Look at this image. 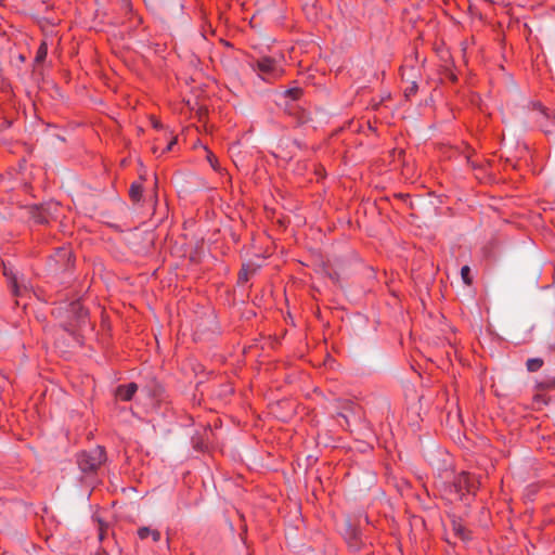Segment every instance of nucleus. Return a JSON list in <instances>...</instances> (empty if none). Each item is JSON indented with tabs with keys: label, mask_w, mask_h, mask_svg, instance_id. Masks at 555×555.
<instances>
[{
	"label": "nucleus",
	"mask_w": 555,
	"mask_h": 555,
	"mask_svg": "<svg viewBox=\"0 0 555 555\" xmlns=\"http://www.w3.org/2000/svg\"><path fill=\"white\" fill-rule=\"evenodd\" d=\"M250 67L264 81H273L283 74L279 62L271 56H262L250 62Z\"/></svg>",
	"instance_id": "4"
},
{
	"label": "nucleus",
	"mask_w": 555,
	"mask_h": 555,
	"mask_svg": "<svg viewBox=\"0 0 555 555\" xmlns=\"http://www.w3.org/2000/svg\"><path fill=\"white\" fill-rule=\"evenodd\" d=\"M479 488V481L475 475L467 472L457 474L450 485V492L454 493L457 500L464 501L467 495L475 494Z\"/></svg>",
	"instance_id": "3"
},
{
	"label": "nucleus",
	"mask_w": 555,
	"mask_h": 555,
	"mask_svg": "<svg viewBox=\"0 0 555 555\" xmlns=\"http://www.w3.org/2000/svg\"><path fill=\"white\" fill-rule=\"evenodd\" d=\"M149 535L152 537L154 542H158L160 540V532L158 530L150 529L149 527H141L138 530V537L141 540L146 539Z\"/></svg>",
	"instance_id": "13"
},
{
	"label": "nucleus",
	"mask_w": 555,
	"mask_h": 555,
	"mask_svg": "<svg viewBox=\"0 0 555 555\" xmlns=\"http://www.w3.org/2000/svg\"><path fill=\"white\" fill-rule=\"evenodd\" d=\"M10 287H11V292L12 294L16 297V298H22L25 294L28 293V289L26 286L24 285H20L17 283V279L15 276H13L11 280H10Z\"/></svg>",
	"instance_id": "14"
},
{
	"label": "nucleus",
	"mask_w": 555,
	"mask_h": 555,
	"mask_svg": "<svg viewBox=\"0 0 555 555\" xmlns=\"http://www.w3.org/2000/svg\"><path fill=\"white\" fill-rule=\"evenodd\" d=\"M153 126H154V128L158 129L160 127L159 121H154Z\"/></svg>",
	"instance_id": "24"
},
{
	"label": "nucleus",
	"mask_w": 555,
	"mask_h": 555,
	"mask_svg": "<svg viewBox=\"0 0 555 555\" xmlns=\"http://www.w3.org/2000/svg\"><path fill=\"white\" fill-rule=\"evenodd\" d=\"M249 267L243 266L242 269L238 272V283L243 284L246 283L249 280Z\"/></svg>",
	"instance_id": "19"
},
{
	"label": "nucleus",
	"mask_w": 555,
	"mask_h": 555,
	"mask_svg": "<svg viewBox=\"0 0 555 555\" xmlns=\"http://www.w3.org/2000/svg\"><path fill=\"white\" fill-rule=\"evenodd\" d=\"M461 275H462V279H463V282L467 285H470L472 284V279H470V269L468 266H463L462 269H461Z\"/></svg>",
	"instance_id": "20"
},
{
	"label": "nucleus",
	"mask_w": 555,
	"mask_h": 555,
	"mask_svg": "<svg viewBox=\"0 0 555 555\" xmlns=\"http://www.w3.org/2000/svg\"><path fill=\"white\" fill-rule=\"evenodd\" d=\"M139 386L137 383H129L126 385H119L115 390V396L121 401H130L138 391Z\"/></svg>",
	"instance_id": "10"
},
{
	"label": "nucleus",
	"mask_w": 555,
	"mask_h": 555,
	"mask_svg": "<svg viewBox=\"0 0 555 555\" xmlns=\"http://www.w3.org/2000/svg\"><path fill=\"white\" fill-rule=\"evenodd\" d=\"M467 160H468V163H470V164H472V167H473V168H477V165H476L474 162H470V159H469V158H467Z\"/></svg>",
	"instance_id": "25"
},
{
	"label": "nucleus",
	"mask_w": 555,
	"mask_h": 555,
	"mask_svg": "<svg viewBox=\"0 0 555 555\" xmlns=\"http://www.w3.org/2000/svg\"><path fill=\"white\" fill-rule=\"evenodd\" d=\"M48 55V44L46 41H42L36 52L35 63L41 64Z\"/></svg>",
	"instance_id": "16"
},
{
	"label": "nucleus",
	"mask_w": 555,
	"mask_h": 555,
	"mask_svg": "<svg viewBox=\"0 0 555 555\" xmlns=\"http://www.w3.org/2000/svg\"><path fill=\"white\" fill-rule=\"evenodd\" d=\"M298 121L299 122H305L306 121V116H305V112L304 111L300 113V116L298 117Z\"/></svg>",
	"instance_id": "22"
},
{
	"label": "nucleus",
	"mask_w": 555,
	"mask_h": 555,
	"mask_svg": "<svg viewBox=\"0 0 555 555\" xmlns=\"http://www.w3.org/2000/svg\"><path fill=\"white\" fill-rule=\"evenodd\" d=\"M60 251L63 253L64 256L69 255V251L67 249H65V248L60 249Z\"/></svg>",
	"instance_id": "23"
},
{
	"label": "nucleus",
	"mask_w": 555,
	"mask_h": 555,
	"mask_svg": "<svg viewBox=\"0 0 555 555\" xmlns=\"http://www.w3.org/2000/svg\"><path fill=\"white\" fill-rule=\"evenodd\" d=\"M106 460V451L102 446L76 454L77 465L85 475H95Z\"/></svg>",
	"instance_id": "2"
},
{
	"label": "nucleus",
	"mask_w": 555,
	"mask_h": 555,
	"mask_svg": "<svg viewBox=\"0 0 555 555\" xmlns=\"http://www.w3.org/2000/svg\"><path fill=\"white\" fill-rule=\"evenodd\" d=\"M346 542L352 552H359L363 545L361 532L356 528H350L346 535Z\"/></svg>",
	"instance_id": "12"
},
{
	"label": "nucleus",
	"mask_w": 555,
	"mask_h": 555,
	"mask_svg": "<svg viewBox=\"0 0 555 555\" xmlns=\"http://www.w3.org/2000/svg\"><path fill=\"white\" fill-rule=\"evenodd\" d=\"M163 392L164 388L155 377L146 379L144 385L141 386V393L154 401H158Z\"/></svg>",
	"instance_id": "8"
},
{
	"label": "nucleus",
	"mask_w": 555,
	"mask_h": 555,
	"mask_svg": "<svg viewBox=\"0 0 555 555\" xmlns=\"http://www.w3.org/2000/svg\"><path fill=\"white\" fill-rule=\"evenodd\" d=\"M143 186L141 183L133 182L129 189V196L133 202H140L142 198Z\"/></svg>",
	"instance_id": "15"
},
{
	"label": "nucleus",
	"mask_w": 555,
	"mask_h": 555,
	"mask_svg": "<svg viewBox=\"0 0 555 555\" xmlns=\"http://www.w3.org/2000/svg\"><path fill=\"white\" fill-rule=\"evenodd\" d=\"M535 389L538 392L533 396V402L541 405L548 403L547 398L543 393L546 390L555 389V376L545 375L537 380Z\"/></svg>",
	"instance_id": "7"
},
{
	"label": "nucleus",
	"mask_w": 555,
	"mask_h": 555,
	"mask_svg": "<svg viewBox=\"0 0 555 555\" xmlns=\"http://www.w3.org/2000/svg\"><path fill=\"white\" fill-rule=\"evenodd\" d=\"M24 217L27 218L29 224L48 225L51 221L56 220L60 211V205L55 202H47L42 204L28 205L22 208Z\"/></svg>",
	"instance_id": "1"
},
{
	"label": "nucleus",
	"mask_w": 555,
	"mask_h": 555,
	"mask_svg": "<svg viewBox=\"0 0 555 555\" xmlns=\"http://www.w3.org/2000/svg\"><path fill=\"white\" fill-rule=\"evenodd\" d=\"M302 94V89L300 88H289L287 90H285L284 92V96L285 98H288L293 101H296L298 100Z\"/></svg>",
	"instance_id": "18"
},
{
	"label": "nucleus",
	"mask_w": 555,
	"mask_h": 555,
	"mask_svg": "<svg viewBox=\"0 0 555 555\" xmlns=\"http://www.w3.org/2000/svg\"><path fill=\"white\" fill-rule=\"evenodd\" d=\"M176 143H177V139H176V138H173V139H172V140L167 144V146H166L165 151H166V152L171 151V150H172V147H173V145H175Z\"/></svg>",
	"instance_id": "21"
},
{
	"label": "nucleus",
	"mask_w": 555,
	"mask_h": 555,
	"mask_svg": "<svg viewBox=\"0 0 555 555\" xmlns=\"http://www.w3.org/2000/svg\"><path fill=\"white\" fill-rule=\"evenodd\" d=\"M118 8L120 12H122L125 16L128 17L130 23L129 27H137L139 24H141L142 18L134 14L130 0H118Z\"/></svg>",
	"instance_id": "9"
},
{
	"label": "nucleus",
	"mask_w": 555,
	"mask_h": 555,
	"mask_svg": "<svg viewBox=\"0 0 555 555\" xmlns=\"http://www.w3.org/2000/svg\"><path fill=\"white\" fill-rule=\"evenodd\" d=\"M64 309L68 313V322L63 325L64 330L70 332L73 327H82L88 323V310L80 300L65 304Z\"/></svg>",
	"instance_id": "5"
},
{
	"label": "nucleus",
	"mask_w": 555,
	"mask_h": 555,
	"mask_svg": "<svg viewBox=\"0 0 555 555\" xmlns=\"http://www.w3.org/2000/svg\"><path fill=\"white\" fill-rule=\"evenodd\" d=\"M543 363L541 358H530L527 360L526 366L529 372H537L543 366Z\"/></svg>",
	"instance_id": "17"
},
{
	"label": "nucleus",
	"mask_w": 555,
	"mask_h": 555,
	"mask_svg": "<svg viewBox=\"0 0 555 555\" xmlns=\"http://www.w3.org/2000/svg\"><path fill=\"white\" fill-rule=\"evenodd\" d=\"M531 107L534 113V121L540 129L546 134L552 133L555 126V112L545 107L540 102H532Z\"/></svg>",
	"instance_id": "6"
},
{
	"label": "nucleus",
	"mask_w": 555,
	"mask_h": 555,
	"mask_svg": "<svg viewBox=\"0 0 555 555\" xmlns=\"http://www.w3.org/2000/svg\"><path fill=\"white\" fill-rule=\"evenodd\" d=\"M451 530L453 534L463 542H467L473 539L472 531L465 527L461 519L453 518L451 520Z\"/></svg>",
	"instance_id": "11"
}]
</instances>
